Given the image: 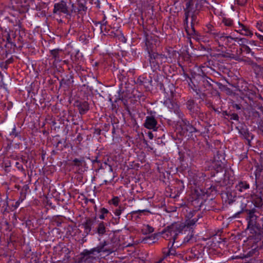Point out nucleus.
<instances>
[{
	"instance_id": "nucleus-1",
	"label": "nucleus",
	"mask_w": 263,
	"mask_h": 263,
	"mask_svg": "<svg viewBox=\"0 0 263 263\" xmlns=\"http://www.w3.org/2000/svg\"><path fill=\"white\" fill-rule=\"evenodd\" d=\"M197 218L187 219L185 223L181 226L178 223H174L168 227L162 233L163 237L168 240H173L172 245L179 233H185L186 231H191L197 221Z\"/></svg>"
},
{
	"instance_id": "nucleus-2",
	"label": "nucleus",
	"mask_w": 263,
	"mask_h": 263,
	"mask_svg": "<svg viewBox=\"0 0 263 263\" xmlns=\"http://www.w3.org/2000/svg\"><path fill=\"white\" fill-rule=\"evenodd\" d=\"M167 58L162 54L154 52L151 53L149 55L151 66L155 69H158L160 64H162L163 63H165L167 62Z\"/></svg>"
},
{
	"instance_id": "nucleus-3",
	"label": "nucleus",
	"mask_w": 263,
	"mask_h": 263,
	"mask_svg": "<svg viewBox=\"0 0 263 263\" xmlns=\"http://www.w3.org/2000/svg\"><path fill=\"white\" fill-rule=\"evenodd\" d=\"M53 12L59 14L63 13L69 15L70 14V11L68 9L66 3L64 1H61L54 4Z\"/></svg>"
},
{
	"instance_id": "nucleus-4",
	"label": "nucleus",
	"mask_w": 263,
	"mask_h": 263,
	"mask_svg": "<svg viewBox=\"0 0 263 263\" xmlns=\"http://www.w3.org/2000/svg\"><path fill=\"white\" fill-rule=\"evenodd\" d=\"M105 243L101 244L97 247L93 248L87 251V255L89 257L96 258L98 256V255L101 252H104L106 251L105 249Z\"/></svg>"
},
{
	"instance_id": "nucleus-5",
	"label": "nucleus",
	"mask_w": 263,
	"mask_h": 263,
	"mask_svg": "<svg viewBox=\"0 0 263 263\" xmlns=\"http://www.w3.org/2000/svg\"><path fill=\"white\" fill-rule=\"evenodd\" d=\"M157 122L154 117L151 116L146 117L144 123V126L146 128L156 131L157 129Z\"/></svg>"
},
{
	"instance_id": "nucleus-6",
	"label": "nucleus",
	"mask_w": 263,
	"mask_h": 263,
	"mask_svg": "<svg viewBox=\"0 0 263 263\" xmlns=\"http://www.w3.org/2000/svg\"><path fill=\"white\" fill-rule=\"evenodd\" d=\"M175 89L173 84L168 85L167 87L164 88V93L165 98L167 100H171L173 98L175 95Z\"/></svg>"
},
{
	"instance_id": "nucleus-7",
	"label": "nucleus",
	"mask_w": 263,
	"mask_h": 263,
	"mask_svg": "<svg viewBox=\"0 0 263 263\" xmlns=\"http://www.w3.org/2000/svg\"><path fill=\"white\" fill-rule=\"evenodd\" d=\"M238 24L240 28L238 29V32H239L240 34L247 36H251L253 35V33L251 32V31L249 30L246 26L239 22H238Z\"/></svg>"
},
{
	"instance_id": "nucleus-8",
	"label": "nucleus",
	"mask_w": 263,
	"mask_h": 263,
	"mask_svg": "<svg viewBox=\"0 0 263 263\" xmlns=\"http://www.w3.org/2000/svg\"><path fill=\"white\" fill-rule=\"evenodd\" d=\"M249 187V185L246 182H240L236 186L237 190L240 192H243L244 190L248 189Z\"/></svg>"
},
{
	"instance_id": "nucleus-9",
	"label": "nucleus",
	"mask_w": 263,
	"mask_h": 263,
	"mask_svg": "<svg viewBox=\"0 0 263 263\" xmlns=\"http://www.w3.org/2000/svg\"><path fill=\"white\" fill-rule=\"evenodd\" d=\"M154 231L153 227L148 224H143L141 228V232L144 235H147Z\"/></svg>"
},
{
	"instance_id": "nucleus-10",
	"label": "nucleus",
	"mask_w": 263,
	"mask_h": 263,
	"mask_svg": "<svg viewBox=\"0 0 263 263\" xmlns=\"http://www.w3.org/2000/svg\"><path fill=\"white\" fill-rule=\"evenodd\" d=\"M98 233L100 235H103L105 232V227L103 222H101L99 224L97 229Z\"/></svg>"
},
{
	"instance_id": "nucleus-11",
	"label": "nucleus",
	"mask_w": 263,
	"mask_h": 263,
	"mask_svg": "<svg viewBox=\"0 0 263 263\" xmlns=\"http://www.w3.org/2000/svg\"><path fill=\"white\" fill-rule=\"evenodd\" d=\"M163 253L164 257H166L170 255H174L175 254V250L172 248L169 249H165L163 250Z\"/></svg>"
},
{
	"instance_id": "nucleus-12",
	"label": "nucleus",
	"mask_w": 263,
	"mask_h": 263,
	"mask_svg": "<svg viewBox=\"0 0 263 263\" xmlns=\"http://www.w3.org/2000/svg\"><path fill=\"white\" fill-rule=\"evenodd\" d=\"M120 202V199L118 197H114L111 199V202L115 206H118Z\"/></svg>"
},
{
	"instance_id": "nucleus-13",
	"label": "nucleus",
	"mask_w": 263,
	"mask_h": 263,
	"mask_svg": "<svg viewBox=\"0 0 263 263\" xmlns=\"http://www.w3.org/2000/svg\"><path fill=\"white\" fill-rule=\"evenodd\" d=\"M256 27L261 32H263V22L259 21L256 23Z\"/></svg>"
},
{
	"instance_id": "nucleus-14",
	"label": "nucleus",
	"mask_w": 263,
	"mask_h": 263,
	"mask_svg": "<svg viewBox=\"0 0 263 263\" xmlns=\"http://www.w3.org/2000/svg\"><path fill=\"white\" fill-rule=\"evenodd\" d=\"M80 6L82 7V8L83 9V8L84 7L85 5H86L87 0H77Z\"/></svg>"
},
{
	"instance_id": "nucleus-15",
	"label": "nucleus",
	"mask_w": 263,
	"mask_h": 263,
	"mask_svg": "<svg viewBox=\"0 0 263 263\" xmlns=\"http://www.w3.org/2000/svg\"><path fill=\"white\" fill-rule=\"evenodd\" d=\"M123 211V209H121V208H119L118 209H117L115 211L114 214H115V215L117 216H120Z\"/></svg>"
},
{
	"instance_id": "nucleus-16",
	"label": "nucleus",
	"mask_w": 263,
	"mask_h": 263,
	"mask_svg": "<svg viewBox=\"0 0 263 263\" xmlns=\"http://www.w3.org/2000/svg\"><path fill=\"white\" fill-rule=\"evenodd\" d=\"M223 23L226 26H229L232 25V21L231 20L224 19L223 20Z\"/></svg>"
},
{
	"instance_id": "nucleus-17",
	"label": "nucleus",
	"mask_w": 263,
	"mask_h": 263,
	"mask_svg": "<svg viewBox=\"0 0 263 263\" xmlns=\"http://www.w3.org/2000/svg\"><path fill=\"white\" fill-rule=\"evenodd\" d=\"M247 43L248 44L250 45L251 46H257L256 42L255 41H253V40L249 41L248 42H247Z\"/></svg>"
},
{
	"instance_id": "nucleus-18",
	"label": "nucleus",
	"mask_w": 263,
	"mask_h": 263,
	"mask_svg": "<svg viewBox=\"0 0 263 263\" xmlns=\"http://www.w3.org/2000/svg\"><path fill=\"white\" fill-rule=\"evenodd\" d=\"M108 211L107 209L103 208L101 209V214H106L108 213Z\"/></svg>"
},
{
	"instance_id": "nucleus-19",
	"label": "nucleus",
	"mask_w": 263,
	"mask_h": 263,
	"mask_svg": "<svg viewBox=\"0 0 263 263\" xmlns=\"http://www.w3.org/2000/svg\"><path fill=\"white\" fill-rule=\"evenodd\" d=\"M254 223L255 222L253 221V219L250 220L248 222V228H249L251 226H253V225L254 224Z\"/></svg>"
},
{
	"instance_id": "nucleus-20",
	"label": "nucleus",
	"mask_w": 263,
	"mask_h": 263,
	"mask_svg": "<svg viewBox=\"0 0 263 263\" xmlns=\"http://www.w3.org/2000/svg\"><path fill=\"white\" fill-rule=\"evenodd\" d=\"M15 130H16V127H15V126H14L13 129H12V132L10 133V135H14L15 136H16V134H15Z\"/></svg>"
},
{
	"instance_id": "nucleus-21",
	"label": "nucleus",
	"mask_w": 263,
	"mask_h": 263,
	"mask_svg": "<svg viewBox=\"0 0 263 263\" xmlns=\"http://www.w3.org/2000/svg\"><path fill=\"white\" fill-rule=\"evenodd\" d=\"M92 1H94V3L96 5V6L97 7H100L99 2L98 0H92Z\"/></svg>"
},
{
	"instance_id": "nucleus-22",
	"label": "nucleus",
	"mask_w": 263,
	"mask_h": 263,
	"mask_svg": "<svg viewBox=\"0 0 263 263\" xmlns=\"http://www.w3.org/2000/svg\"><path fill=\"white\" fill-rule=\"evenodd\" d=\"M148 136L150 139H152L153 138V135L151 132L148 133Z\"/></svg>"
},
{
	"instance_id": "nucleus-23",
	"label": "nucleus",
	"mask_w": 263,
	"mask_h": 263,
	"mask_svg": "<svg viewBox=\"0 0 263 263\" xmlns=\"http://www.w3.org/2000/svg\"><path fill=\"white\" fill-rule=\"evenodd\" d=\"M99 218H100L101 219H104L105 218L104 214H101L99 216Z\"/></svg>"
},
{
	"instance_id": "nucleus-24",
	"label": "nucleus",
	"mask_w": 263,
	"mask_h": 263,
	"mask_svg": "<svg viewBox=\"0 0 263 263\" xmlns=\"http://www.w3.org/2000/svg\"><path fill=\"white\" fill-rule=\"evenodd\" d=\"M15 165L18 168V169H21L22 168V166H20V165L18 162H16Z\"/></svg>"
},
{
	"instance_id": "nucleus-25",
	"label": "nucleus",
	"mask_w": 263,
	"mask_h": 263,
	"mask_svg": "<svg viewBox=\"0 0 263 263\" xmlns=\"http://www.w3.org/2000/svg\"><path fill=\"white\" fill-rule=\"evenodd\" d=\"M56 53V51L55 50H52L51 53L54 55V57H55V55H54V53Z\"/></svg>"
},
{
	"instance_id": "nucleus-26",
	"label": "nucleus",
	"mask_w": 263,
	"mask_h": 263,
	"mask_svg": "<svg viewBox=\"0 0 263 263\" xmlns=\"http://www.w3.org/2000/svg\"><path fill=\"white\" fill-rule=\"evenodd\" d=\"M245 48L248 49V50H250V48L248 46H245Z\"/></svg>"
},
{
	"instance_id": "nucleus-27",
	"label": "nucleus",
	"mask_w": 263,
	"mask_h": 263,
	"mask_svg": "<svg viewBox=\"0 0 263 263\" xmlns=\"http://www.w3.org/2000/svg\"><path fill=\"white\" fill-rule=\"evenodd\" d=\"M86 229H88V231H90L91 229L89 227H86Z\"/></svg>"
},
{
	"instance_id": "nucleus-28",
	"label": "nucleus",
	"mask_w": 263,
	"mask_h": 263,
	"mask_svg": "<svg viewBox=\"0 0 263 263\" xmlns=\"http://www.w3.org/2000/svg\"><path fill=\"white\" fill-rule=\"evenodd\" d=\"M74 162H78V161H79V160H78V159H75V160H74Z\"/></svg>"
},
{
	"instance_id": "nucleus-29",
	"label": "nucleus",
	"mask_w": 263,
	"mask_h": 263,
	"mask_svg": "<svg viewBox=\"0 0 263 263\" xmlns=\"http://www.w3.org/2000/svg\"><path fill=\"white\" fill-rule=\"evenodd\" d=\"M190 237V238H191L192 237H193V234H191Z\"/></svg>"
},
{
	"instance_id": "nucleus-30",
	"label": "nucleus",
	"mask_w": 263,
	"mask_h": 263,
	"mask_svg": "<svg viewBox=\"0 0 263 263\" xmlns=\"http://www.w3.org/2000/svg\"><path fill=\"white\" fill-rule=\"evenodd\" d=\"M86 110H88V107H87V105H86Z\"/></svg>"
}]
</instances>
